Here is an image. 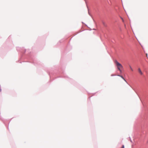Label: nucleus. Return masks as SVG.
Returning a JSON list of instances; mask_svg holds the SVG:
<instances>
[{
	"mask_svg": "<svg viewBox=\"0 0 148 148\" xmlns=\"http://www.w3.org/2000/svg\"><path fill=\"white\" fill-rule=\"evenodd\" d=\"M103 24L104 26H106V24L104 22H103Z\"/></svg>",
	"mask_w": 148,
	"mask_h": 148,
	"instance_id": "obj_5",
	"label": "nucleus"
},
{
	"mask_svg": "<svg viewBox=\"0 0 148 148\" xmlns=\"http://www.w3.org/2000/svg\"><path fill=\"white\" fill-rule=\"evenodd\" d=\"M120 18L122 19V20L123 21V22L124 20H123V18L121 17H120Z\"/></svg>",
	"mask_w": 148,
	"mask_h": 148,
	"instance_id": "obj_6",
	"label": "nucleus"
},
{
	"mask_svg": "<svg viewBox=\"0 0 148 148\" xmlns=\"http://www.w3.org/2000/svg\"><path fill=\"white\" fill-rule=\"evenodd\" d=\"M118 76L121 77L122 78H123L125 81V79H124V78H123V77L122 76H121V75H118Z\"/></svg>",
	"mask_w": 148,
	"mask_h": 148,
	"instance_id": "obj_3",
	"label": "nucleus"
},
{
	"mask_svg": "<svg viewBox=\"0 0 148 148\" xmlns=\"http://www.w3.org/2000/svg\"><path fill=\"white\" fill-rule=\"evenodd\" d=\"M114 62L116 64V66L118 69L120 71V72H121V69H123V67L122 65L119 63L117 60H115Z\"/></svg>",
	"mask_w": 148,
	"mask_h": 148,
	"instance_id": "obj_1",
	"label": "nucleus"
},
{
	"mask_svg": "<svg viewBox=\"0 0 148 148\" xmlns=\"http://www.w3.org/2000/svg\"><path fill=\"white\" fill-rule=\"evenodd\" d=\"M121 148H124V145H123Z\"/></svg>",
	"mask_w": 148,
	"mask_h": 148,
	"instance_id": "obj_7",
	"label": "nucleus"
},
{
	"mask_svg": "<svg viewBox=\"0 0 148 148\" xmlns=\"http://www.w3.org/2000/svg\"><path fill=\"white\" fill-rule=\"evenodd\" d=\"M1 90L0 89V92H1Z\"/></svg>",
	"mask_w": 148,
	"mask_h": 148,
	"instance_id": "obj_8",
	"label": "nucleus"
},
{
	"mask_svg": "<svg viewBox=\"0 0 148 148\" xmlns=\"http://www.w3.org/2000/svg\"><path fill=\"white\" fill-rule=\"evenodd\" d=\"M138 71L139 73L141 75H143V73L142 72L140 69V68L138 69Z\"/></svg>",
	"mask_w": 148,
	"mask_h": 148,
	"instance_id": "obj_2",
	"label": "nucleus"
},
{
	"mask_svg": "<svg viewBox=\"0 0 148 148\" xmlns=\"http://www.w3.org/2000/svg\"><path fill=\"white\" fill-rule=\"evenodd\" d=\"M130 69L132 71H133V69L132 68V67H131V66H130Z\"/></svg>",
	"mask_w": 148,
	"mask_h": 148,
	"instance_id": "obj_4",
	"label": "nucleus"
}]
</instances>
